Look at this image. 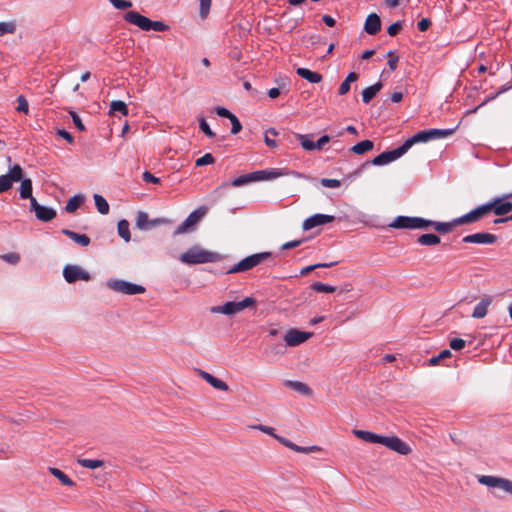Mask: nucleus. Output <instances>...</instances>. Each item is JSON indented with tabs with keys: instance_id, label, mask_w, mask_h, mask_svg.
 I'll return each mask as SVG.
<instances>
[{
	"instance_id": "nucleus-27",
	"label": "nucleus",
	"mask_w": 512,
	"mask_h": 512,
	"mask_svg": "<svg viewBox=\"0 0 512 512\" xmlns=\"http://www.w3.org/2000/svg\"><path fill=\"white\" fill-rule=\"evenodd\" d=\"M296 73L310 83H319L322 80V75L320 73L311 71L307 68H298Z\"/></svg>"
},
{
	"instance_id": "nucleus-45",
	"label": "nucleus",
	"mask_w": 512,
	"mask_h": 512,
	"mask_svg": "<svg viewBox=\"0 0 512 512\" xmlns=\"http://www.w3.org/2000/svg\"><path fill=\"white\" fill-rule=\"evenodd\" d=\"M259 172H264V173H262V175H263L262 180L275 179V178H278V177L284 175V173L278 169L260 170Z\"/></svg>"
},
{
	"instance_id": "nucleus-59",
	"label": "nucleus",
	"mask_w": 512,
	"mask_h": 512,
	"mask_svg": "<svg viewBox=\"0 0 512 512\" xmlns=\"http://www.w3.org/2000/svg\"><path fill=\"white\" fill-rule=\"evenodd\" d=\"M275 439L278 440L282 445H284L285 447H287L291 450H294L296 447L295 443H293L292 441H290L289 439H287L285 437L277 435V436H275Z\"/></svg>"
},
{
	"instance_id": "nucleus-54",
	"label": "nucleus",
	"mask_w": 512,
	"mask_h": 512,
	"mask_svg": "<svg viewBox=\"0 0 512 512\" xmlns=\"http://www.w3.org/2000/svg\"><path fill=\"white\" fill-rule=\"evenodd\" d=\"M70 115L72 117L73 123L76 126V128L81 132L85 131L86 128H85L84 124L82 123L79 115L74 111H70Z\"/></svg>"
},
{
	"instance_id": "nucleus-16",
	"label": "nucleus",
	"mask_w": 512,
	"mask_h": 512,
	"mask_svg": "<svg viewBox=\"0 0 512 512\" xmlns=\"http://www.w3.org/2000/svg\"><path fill=\"white\" fill-rule=\"evenodd\" d=\"M30 208L40 221L49 222L56 217V211L53 208L40 205L35 198H32Z\"/></svg>"
},
{
	"instance_id": "nucleus-35",
	"label": "nucleus",
	"mask_w": 512,
	"mask_h": 512,
	"mask_svg": "<svg viewBox=\"0 0 512 512\" xmlns=\"http://www.w3.org/2000/svg\"><path fill=\"white\" fill-rule=\"evenodd\" d=\"M119 236L126 242H129L131 239L130 230H129V222L127 220H121L118 222L117 226Z\"/></svg>"
},
{
	"instance_id": "nucleus-8",
	"label": "nucleus",
	"mask_w": 512,
	"mask_h": 512,
	"mask_svg": "<svg viewBox=\"0 0 512 512\" xmlns=\"http://www.w3.org/2000/svg\"><path fill=\"white\" fill-rule=\"evenodd\" d=\"M207 212L208 208L205 206H200L191 212L185 221L176 228L174 235H180L192 231L194 226L201 221Z\"/></svg>"
},
{
	"instance_id": "nucleus-33",
	"label": "nucleus",
	"mask_w": 512,
	"mask_h": 512,
	"mask_svg": "<svg viewBox=\"0 0 512 512\" xmlns=\"http://www.w3.org/2000/svg\"><path fill=\"white\" fill-rule=\"evenodd\" d=\"M358 74L355 73V72H350L346 79L341 83L340 87H339V90H338V93L339 95H345L349 92L350 90V84L352 82H355L358 80Z\"/></svg>"
},
{
	"instance_id": "nucleus-10",
	"label": "nucleus",
	"mask_w": 512,
	"mask_h": 512,
	"mask_svg": "<svg viewBox=\"0 0 512 512\" xmlns=\"http://www.w3.org/2000/svg\"><path fill=\"white\" fill-rule=\"evenodd\" d=\"M107 285L112 290L127 295L143 294L146 291L144 286L130 283L124 280H113L108 282Z\"/></svg>"
},
{
	"instance_id": "nucleus-53",
	"label": "nucleus",
	"mask_w": 512,
	"mask_h": 512,
	"mask_svg": "<svg viewBox=\"0 0 512 512\" xmlns=\"http://www.w3.org/2000/svg\"><path fill=\"white\" fill-rule=\"evenodd\" d=\"M199 127L206 136H208L210 138L215 136V133L210 129L208 123L206 122V120L204 118H201L199 120Z\"/></svg>"
},
{
	"instance_id": "nucleus-61",
	"label": "nucleus",
	"mask_w": 512,
	"mask_h": 512,
	"mask_svg": "<svg viewBox=\"0 0 512 512\" xmlns=\"http://www.w3.org/2000/svg\"><path fill=\"white\" fill-rule=\"evenodd\" d=\"M57 135L60 136L61 138L65 139L69 143H73V141H74L72 134L64 129H59L57 131Z\"/></svg>"
},
{
	"instance_id": "nucleus-50",
	"label": "nucleus",
	"mask_w": 512,
	"mask_h": 512,
	"mask_svg": "<svg viewBox=\"0 0 512 512\" xmlns=\"http://www.w3.org/2000/svg\"><path fill=\"white\" fill-rule=\"evenodd\" d=\"M211 7V0H200V16L206 18Z\"/></svg>"
},
{
	"instance_id": "nucleus-44",
	"label": "nucleus",
	"mask_w": 512,
	"mask_h": 512,
	"mask_svg": "<svg viewBox=\"0 0 512 512\" xmlns=\"http://www.w3.org/2000/svg\"><path fill=\"white\" fill-rule=\"evenodd\" d=\"M250 429H254V430H259L263 433H266L270 436H272L273 438H275V436H277V434H275V429L273 427H270V426H266V425H262V424H256V425H249L248 426Z\"/></svg>"
},
{
	"instance_id": "nucleus-64",
	"label": "nucleus",
	"mask_w": 512,
	"mask_h": 512,
	"mask_svg": "<svg viewBox=\"0 0 512 512\" xmlns=\"http://www.w3.org/2000/svg\"><path fill=\"white\" fill-rule=\"evenodd\" d=\"M418 29L421 31V32H424L426 30L429 29V27L431 26V21L427 18H422L419 22H418Z\"/></svg>"
},
{
	"instance_id": "nucleus-18",
	"label": "nucleus",
	"mask_w": 512,
	"mask_h": 512,
	"mask_svg": "<svg viewBox=\"0 0 512 512\" xmlns=\"http://www.w3.org/2000/svg\"><path fill=\"white\" fill-rule=\"evenodd\" d=\"M335 220V217L332 215H325V214H315L309 218H307L303 224L302 228L303 230L307 231L310 230L316 226L324 225L327 223H331Z\"/></svg>"
},
{
	"instance_id": "nucleus-15",
	"label": "nucleus",
	"mask_w": 512,
	"mask_h": 512,
	"mask_svg": "<svg viewBox=\"0 0 512 512\" xmlns=\"http://www.w3.org/2000/svg\"><path fill=\"white\" fill-rule=\"evenodd\" d=\"M63 276L68 283H74L78 280L89 281L91 278L88 272L77 265H66L63 269Z\"/></svg>"
},
{
	"instance_id": "nucleus-49",
	"label": "nucleus",
	"mask_w": 512,
	"mask_h": 512,
	"mask_svg": "<svg viewBox=\"0 0 512 512\" xmlns=\"http://www.w3.org/2000/svg\"><path fill=\"white\" fill-rule=\"evenodd\" d=\"M109 2L114 8L119 10H125L132 7V2L130 0H109Z\"/></svg>"
},
{
	"instance_id": "nucleus-2",
	"label": "nucleus",
	"mask_w": 512,
	"mask_h": 512,
	"mask_svg": "<svg viewBox=\"0 0 512 512\" xmlns=\"http://www.w3.org/2000/svg\"><path fill=\"white\" fill-rule=\"evenodd\" d=\"M507 197H497L461 216L460 222H477L485 215L493 212L496 216H504L512 211V203L503 201Z\"/></svg>"
},
{
	"instance_id": "nucleus-36",
	"label": "nucleus",
	"mask_w": 512,
	"mask_h": 512,
	"mask_svg": "<svg viewBox=\"0 0 512 512\" xmlns=\"http://www.w3.org/2000/svg\"><path fill=\"white\" fill-rule=\"evenodd\" d=\"M83 200H84L83 197L79 196V195H75V196L71 197L65 206V210L68 213L75 212L79 208V206L82 204Z\"/></svg>"
},
{
	"instance_id": "nucleus-9",
	"label": "nucleus",
	"mask_w": 512,
	"mask_h": 512,
	"mask_svg": "<svg viewBox=\"0 0 512 512\" xmlns=\"http://www.w3.org/2000/svg\"><path fill=\"white\" fill-rule=\"evenodd\" d=\"M23 169L19 164H15L9 169V172L0 175V194L10 190L14 182H19L23 178Z\"/></svg>"
},
{
	"instance_id": "nucleus-3",
	"label": "nucleus",
	"mask_w": 512,
	"mask_h": 512,
	"mask_svg": "<svg viewBox=\"0 0 512 512\" xmlns=\"http://www.w3.org/2000/svg\"><path fill=\"white\" fill-rule=\"evenodd\" d=\"M220 259V254L206 250L199 245L192 246L179 256V260L187 265L214 263Z\"/></svg>"
},
{
	"instance_id": "nucleus-56",
	"label": "nucleus",
	"mask_w": 512,
	"mask_h": 512,
	"mask_svg": "<svg viewBox=\"0 0 512 512\" xmlns=\"http://www.w3.org/2000/svg\"><path fill=\"white\" fill-rule=\"evenodd\" d=\"M466 342L461 338H454L450 341L451 349L459 351L465 347Z\"/></svg>"
},
{
	"instance_id": "nucleus-60",
	"label": "nucleus",
	"mask_w": 512,
	"mask_h": 512,
	"mask_svg": "<svg viewBox=\"0 0 512 512\" xmlns=\"http://www.w3.org/2000/svg\"><path fill=\"white\" fill-rule=\"evenodd\" d=\"M2 258H3L5 261H7V262H9V263H11V264H16V263H18V261H19V259H20L19 255H18V254H16V253H9V254H5V255H3V256H2Z\"/></svg>"
},
{
	"instance_id": "nucleus-58",
	"label": "nucleus",
	"mask_w": 512,
	"mask_h": 512,
	"mask_svg": "<svg viewBox=\"0 0 512 512\" xmlns=\"http://www.w3.org/2000/svg\"><path fill=\"white\" fill-rule=\"evenodd\" d=\"M402 29V24L401 22H395L393 24H391L388 29H387V33L390 35V36H395L398 34V32Z\"/></svg>"
},
{
	"instance_id": "nucleus-51",
	"label": "nucleus",
	"mask_w": 512,
	"mask_h": 512,
	"mask_svg": "<svg viewBox=\"0 0 512 512\" xmlns=\"http://www.w3.org/2000/svg\"><path fill=\"white\" fill-rule=\"evenodd\" d=\"M321 185L326 188H338L341 182L338 179L323 178L320 181Z\"/></svg>"
},
{
	"instance_id": "nucleus-26",
	"label": "nucleus",
	"mask_w": 512,
	"mask_h": 512,
	"mask_svg": "<svg viewBox=\"0 0 512 512\" xmlns=\"http://www.w3.org/2000/svg\"><path fill=\"white\" fill-rule=\"evenodd\" d=\"M61 232L82 247H86L90 244V238L85 234H78L69 229H62Z\"/></svg>"
},
{
	"instance_id": "nucleus-38",
	"label": "nucleus",
	"mask_w": 512,
	"mask_h": 512,
	"mask_svg": "<svg viewBox=\"0 0 512 512\" xmlns=\"http://www.w3.org/2000/svg\"><path fill=\"white\" fill-rule=\"evenodd\" d=\"M78 464L84 468L88 469H97L103 466L104 462L98 459H78Z\"/></svg>"
},
{
	"instance_id": "nucleus-7",
	"label": "nucleus",
	"mask_w": 512,
	"mask_h": 512,
	"mask_svg": "<svg viewBox=\"0 0 512 512\" xmlns=\"http://www.w3.org/2000/svg\"><path fill=\"white\" fill-rule=\"evenodd\" d=\"M256 304V300L252 297H247L239 302H226L221 306H215L211 308L212 313H221L225 315H233L242 310L253 307Z\"/></svg>"
},
{
	"instance_id": "nucleus-22",
	"label": "nucleus",
	"mask_w": 512,
	"mask_h": 512,
	"mask_svg": "<svg viewBox=\"0 0 512 512\" xmlns=\"http://www.w3.org/2000/svg\"><path fill=\"white\" fill-rule=\"evenodd\" d=\"M262 173L263 172H256L255 171V172H252V173L241 175V176L235 178L231 182V185L233 187H240V186H244V185H247L249 183H252V182L262 181V178H263Z\"/></svg>"
},
{
	"instance_id": "nucleus-11",
	"label": "nucleus",
	"mask_w": 512,
	"mask_h": 512,
	"mask_svg": "<svg viewBox=\"0 0 512 512\" xmlns=\"http://www.w3.org/2000/svg\"><path fill=\"white\" fill-rule=\"evenodd\" d=\"M478 482L487 487L497 488L505 493L512 494L511 480L496 476L482 475L478 478Z\"/></svg>"
},
{
	"instance_id": "nucleus-19",
	"label": "nucleus",
	"mask_w": 512,
	"mask_h": 512,
	"mask_svg": "<svg viewBox=\"0 0 512 512\" xmlns=\"http://www.w3.org/2000/svg\"><path fill=\"white\" fill-rule=\"evenodd\" d=\"M462 241L464 243L494 244L497 241V236L491 233L481 232L467 235Z\"/></svg>"
},
{
	"instance_id": "nucleus-4",
	"label": "nucleus",
	"mask_w": 512,
	"mask_h": 512,
	"mask_svg": "<svg viewBox=\"0 0 512 512\" xmlns=\"http://www.w3.org/2000/svg\"><path fill=\"white\" fill-rule=\"evenodd\" d=\"M455 129H429L422 130L408 138L402 145L407 152L416 143H425L431 140L446 138L452 135Z\"/></svg>"
},
{
	"instance_id": "nucleus-34",
	"label": "nucleus",
	"mask_w": 512,
	"mask_h": 512,
	"mask_svg": "<svg viewBox=\"0 0 512 512\" xmlns=\"http://www.w3.org/2000/svg\"><path fill=\"white\" fill-rule=\"evenodd\" d=\"M94 201L95 206L100 214L106 215L109 213V204L103 196L94 194Z\"/></svg>"
},
{
	"instance_id": "nucleus-5",
	"label": "nucleus",
	"mask_w": 512,
	"mask_h": 512,
	"mask_svg": "<svg viewBox=\"0 0 512 512\" xmlns=\"http://www.w3.org/2000/svg\"><path fill=\"white\" fill-rule=\"evenodd\" d=\"M126 22L139 27L143 31H157L163 32L168 30V26L161 21H153L149 18L139 14L136 11H129L124 15Z\"/></svg>"
},
{
	"instance_id": "nucleus-31",
	"label": "nucleus",
	"mask_w": 512,
	"mask_h": 512,
	"mask_svg": "<svg viewBox=\"0 0 512 512\" xmlns=\"http://www.w3.org/2000/svg\"><path fill=\"white\" fill-rule=\"evenodd\" d=\"M373 147H374V144L371 140H363V141L355 144L351 148V152H353L357 155H362V154H365V153L369 152L370 150H372Z\"/></svg>"
},
{
	"instance_id": "nucleus-29",
	"label": "nucleus",
	"mask_w": 512,
	"mask_h": 512,
	"mask_svg": "<svg viewBox=\"0 0 512 512\" xmlns=\"http://www.w3.org/2000/svg\"><path fill=\"white\" fill-rule=\"evenodd\" d=\"M285 386L291 388L292 390H294L302 395L309 396L312 393V390L310 389V387L300 381L287 380V381H285Z\"/></svg>"
},
{
	"instance_id": "nucleus-46",
	"label": "nucleus",
	"mask_w": 512,
	"mask_h": 512,
	"mask_svg": "<svg viewBox=\"0 0 512 512\" xmlns=\"http://www.w3.org/2000/svg\"><path fill=\"white\" fill-rule=\"evenodd\" d=\"M215 162V158L211 153H206L202 157L198 158L195 162L196 166H204L208 164H213Z\"/></svg>"
},
{
	"instance_id": "nucleus-24",
	"label": "nucleus",
	"mask_w": 512,
	"mask_h": 512,
	"mask_svg": "<svg viewBox=\"0 0 512 512\" xmlns=\"http://www.w3.org/2000/svg\"><path fill=\"white\" fill-rule=\"evenodd\" d=\"M383 88L382 82H377L365 89L362 90V101L365 104H368L376 95L377 93Z\"/></svg>"
},
{
	"instance_id": "nucleus-41",
	"label": "nucleus",
	"mask_w": 512,
	"mask_h": 512,
	"mask_svg": "<svg viewBox=\"0 0 512 512\" xmlns=\"http://www.w3.org/2000/svg\"><path fill=\"white\" fill-rule=\"evenodd\" d=\"M16 31V24L13 21L0 22V37L5 34H13Z\"/></svg>"
},
{
	"instance_id": "nucleus-43",
	"label": "nucleus",
	"mask_w": 512,
	"mask_h": 512,
	"mask_svg": "<svg viewBox=\"0 0 512 512\" xmlns=\"http://www.w3.org/2000/svg\"><path fill=\"white\" fill-rule=\"evenodd\" d=\"M297 138L300 140L301 146L308 151L315 150V142L311 141L308 136L298 134Z\"/></svg>"
},
{
	"instance_id": "nucleus-30",
	"label": "nucleus",
	"mask_w": 512,
	"mask_h": 512,
	"mask_svg": "<svg viewBox=\"0 0 512 512\" xmlns=\"http://www.w3.org/2000/svg\"><path fill=\"white\" fill-rule=\"evenodd\" d=\"M21 181V185H20V197L22 199H30V202L32 201V198H34L32 196V191H33V186H32V180L29 179V178H26V179H23L20 180Z\"/></svg>"
},
{
	"instance_id": "nucleus-13",
	"label": "nucleus",
	"mask_w": 512,
	"mask_h": 512,
	"mask_svg": "<svg viewBox=\"0 0 512 512\" xmlns=\"http://www.w3.org/2000/svg\"><path fill=\"white\" fill-rule=\"evenodd\" d=\"M406 153L405 148L403 145L400 147L390 150V151H384L375 158L372 159L371 163L375 166H381L386 165L388 163H391L397 159H399L401 156H403Z\"/></svg>"
},
{
	"instance_id": "nucleus-14",
	"label": "nucleus",
	"mask_w": 512,
	"mask_h": 512,
	"mask_svg": "<svg viewBox=\"0 0 512 512\" xmlns=\"http://www.w3.org/2000/svg\"><path fill=\"white\" fill-rule=\"evenodd\" d=\"M170 221L165 218L149 219L148 214L139 211L136 216V227L140 230H149L162 224H168Z\"/></svg>"
},
{
	"instance_id": "nucleus-6",
	"label": "nucleus",
	"mask_w": 512,
	"mask_h": 512,
	"mask_svg": "<svg viewBox=\"0 0 512 512\" xmlns=\"http://www.w3.org/2000/svg\"><path fill=\"white\" fill-rule=\"evenodd\" d=\"M271 257L270 252H261L252 254L250 256L245 257L244 259L240 260L238 263L233 265L231 268L228 269V274L233 273H240V272H246L257 265L261 264L265 260L269 259Z\"/></svg>"
},
{
	"instance_id": "nucleus-42",
	"label": "nucleus",
	"mask_w": 512,
	"mask_h": 512,
	"mask_svg": "<svg viewBox=\"0 0 512 512\" xmlns=\"http://www.w3.org/2000/svg\"><path fill=\"white\" fill-rule=\"evenodd\" d=\"M451 351L448 349H445L441 351L437 356H434L429 359V364L431 366L438 365L442 360L450 358L451 357Z\"/></svg>"
},
{
	"instance_id": "nucleus-55",
	"label": "nucleus",
	"mask_w": 512,
	"mask_h": 512,
	"mask_svg": "<svg viewBox=\"0 0 512 512\" xmlns=\"http://www.w3.org/2000/svg\"><path fill=\"white\" fill-rule=\"evenodd\" d=\"M387 57L389 58L388 63H387L388 66L391 71H394L397 68V63L399 61V57L394 55V52H392V51H389L387 53Z\"/></svg>"
},
{
	"instance_id": "nucleus-40",
	"label": "nucleus",
	"mask_w": 512,
	"mask_h": 512,
	"mask_svg": "<svg viewBox=\"0 0 512 512\" xmlns=\"http://www.w3.org/2000/svg\"><path fill=\"white\" fill-rule=\"evenodd\" d=\"M337 264V262H331V263H317V264H314V265H310V266H307V267H304L301 269L300 271V275L301 276H305L307 275L308 273H310L311 271H313L314 269L316 268H326V267H333Z\"/></svg>"
},
{
	"instance_id": "nucleus-48",
	"label": "nucleus",
	"mask_w": 512,
	"mask_h": 512,
	"mask_svg": "<svg viewBox=\"0 0 512 512\" xmlns=\"http://www.w3.org/2000/svg\"><path fill=\"white\" fill-rule=\"evenodd\" d=\"M17 107H16V110L18 112H23L25 114H28L29 112V105H28V101L26 100V98L24 96H18L17 98Z\"/></svg>"
},
{
	"instance_id": "nucleus-1",
	"label": "nucleus",
	"mask_w": 512,
	"mask_h": 512,
	"mask_svg": "<svg viewBox=\"0 0 512 512\" xmlns=\"http://www.w3.org/2000/svg\"><path fill=\"white\" fill-rule=\"evenodd\" d=\"M461 216L452 222H435L421 217L397 216L390 227L395 229H426L430 226L442 234L451 232L455 226L470 224L471 222H460Z\"/></svg>"
},
{
	"instance_id": "nucleus-20",
	"label": "nucleus",
	"mask_w": 512,
	"mask_h": 512,
	"mask_svg": "<svg viewBox=\"0 0 512 512\" xmlns=\"http://www.w3.org/2000/svg\"><path fill=\"white\" fill-rule=\"evenodd\" d=\"M198 375L203 380H205L207 383H209L213 388H215L217 390H220V391H228L229 390L227 383H225L221 379L213 376L212 374H210L204 370L199 369Z\"/></svg>"
},
{
	"instance_id": "nucleus-57",
	"label": "nucleus",
	"mask_w": 512,
	"mask_h": 512,
	"mask_svg": "<svg viewBox=\"0 0 512 512\" xmlns=\"http://www.w3.org/2000/svg\"><path fill=\"white\" fill-rule=\"evenodd\" d=\"M229 120L231 121V124H232L231 133L232 134L239 133L242 129V125H241L240 121L238 120V118L235 115H233L232 117H230Z\"/></svg>"
},
{
	"instance_id": "nucleus-63",
	"label": "nucleus",
	"mask_w": 512,
	"mask_h": 512,
	"mask_svg": "<svg viewBox=\"0 0 512 512\" xmlns=\"http://www.w3.org/2000/svg\"><path fill=\"white\" fill-rule=\"evenodd\" d=\"M143 177V180L145 182H150V183H154V184H157L160 182V179L155 177L154 175H152L150 172L148 171H145L142 175Z\"/></svg>"
},
{
	"instance_id": "nucleus-12",
	"label": "nucleus",
	"mask_w": 512,
	"mask_h": 512,
	"mask_svg": "<svg viewBox=\"0 0 512 512\" xmlns=\"http://www.w3.org/2000/svg\"><path fill=\"white\" fill-rule=\"evenodd\" d=\"M381 444L401 455H408L411 447L397 436H382Z\"/></svg>"
},
{
	"instance_id": "nucleus-32",
	"label": "nucleus",
	"mask_w": 512,
	"mask_h": 512,
	"mask_svg": "<svg viewBox=\"0 0 512 512\" xmlns=\"http://www.w3.org/2000/svg\"><path fill=\"white\" fill-rule=\"evenodd\" d=\"M417 242L423 246H435L441 242V239L436 234H423L418 237Z\"/></svg>"
},
{
	"instance_id": "nucleus-17",
	"label": "nucleus",
	"mask_w": 512,
	"mask_h": 512,
	"mask_svg": "<svg viewBox=\"0 0 512 512\" xmlns=\"http://www.w3.org/2000/svg\"><path fill=\"white\" fill-rule=\"evenodd\" d=\"M312 336L310 332H303L297 329H290L284 336V340L288 346L295 347L306 340H308Z\"/></svg>"
},
{
	"instance_id": "nucleus-62",
	"label": "nucleus",
	"mask_w": 512,
	"mask_h": 512,
	"mask_svg": "<svg viewBox=\"0 0 512 512\" xmlns=\"http://www.w3.org/2000/svg\"><path fill=\"white\" fill-rule=\"evenodd\" d=\"M330 141V137L328 135H323L315 142V150H321L325 144Z\"/></svg>"
},
{
	"instance_id": "nucleus-39",
	"label": "nucleus",
	"mask_w": 512,
	"mask_h": 512,
	"mask_svg": "<svg viewBox=\"0 0 512 512\" xmlns=\"http://www.w3.org/2000/svg\"><path fill=\"white\" fill-rule=\"evenodd\" d=\"M311 289L319 293H333L336 287L324 284L322 282H315L311 285Z\"/></svg>"
},
{
	"instance_id": "nucleus-47",
	"label": "nucleus",
	"mask_w": 512,
	"mask_h": 512,
	"mask_svg": "<svg viewBox=\"0 0 512 512\" xmlns=\"http://www.w3.org/2000/svg\"><path fill=\"white\" fill-rule=\"evenodd\" d=\"M268 134H271L273 136H277L278 132L274 128H270L266 131L264 142L268 147L275 148L277 147V142L274 139H271Z\"/></svg>"
},
{
	"instance_id": "nucleus-28",
	"label": "nucleus",
	"mask_w": 512,
	"mask_h": 512,
	"mask_svg": "<svg viewBox=\"0 0 512 512\" xmlns=\"http://www.w3.org/2000/svg\"><path fill=\"white\" fill-rule=\"evenodd\" d=\"M48 471L51 475H53L55 478H57L62 485L73 487L75 486V482L68 477L64 472H62L60 469L55 467H49Z\"/></svg>"
},
{
	"instance_id": "nucleus-52",
	"label": "nucleus",
	"mask_w": 512,
	"mask_h": 512,
	"mask_svg": "<svg viewBox=\"0 0 512 512\" xmlns=\"http://www.w3.org/2000/svg\"><path fill=\"white\" fill-rule=\"evenodd\" d=\"M321 450V448L319 446H309V447H302V446H298L296 445L295 449L293 451L295 452H298V453H304V454H309V453H312V452H319Z\"/></svg>"
},
{
	"instance_id": "nucleus-25",
	"label": "nucleus",
	"mask_w": 512,
	"mask_h": 512,
	"mask_svg": "<svg viewBox=\"0 0 512 512\" xmlns=\"http://www.w3.org/2000/svg\"><path fill=\"white\" fill-rule=\"evenodd\" d=\"M353 434L363 440V441H366V442H369V443H379L381 444V439H382V435H378V434H375V433H372L370 431H365V430H353Z\"/></svg>"
},
{
	"instance_id": "nucleus-23",
	"label": "nucleus",
	"mask_w": 512,
	"mask_h": 512,
	"mask_svg": "<svg viewBox=\"0 0 512 512\" xmlns=\"http://www.w3.org/2000/svg\"><path fill=\"white\" fill-rule=\"evenodd\" d=\"M492 303V298L490 296H485L481 299V301L475 306L472 317L473 318H483L487 315L488 307Z\"/></svg>"
},
{
	"instance_id": "nucleus-21",
	"label": "nucleus",
	"mask_w": 512,
	"mask_h": 512,
	"mask_svg": "<svg viewBox=\"0 0 512 512\" xmlns=\"http://www.w3.org/2000/svg\"><path fill=\"white\" fill-rule=\"evenodd\" d=\"M381 29V20L376 13H371L367 16L364 23V30L369 35L377 34Z\"/></svg>"
},
{
	"instance_id": "nucleus-37",
	"label": "nucleus",
	"mask_w": 512,
	"mask_h": 512,
	"mask_svg": "<svg viewBox=\"0 0 512 512\" xmlns=\"http://www.w3.org/2000/svg\"><path fill=\"white\" fill-rule=\"evenodd\" d=\"M120 112L126 116L128 114V108L125 102L121 100L112 101L110 104V113Z\"/></svg>"
}]
</instances>
